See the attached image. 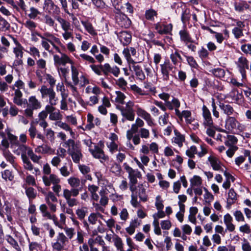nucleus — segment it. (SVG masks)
<instances>
[{
  "instance_id": "obj_1",
  "label": "nucleus",
  "mask_w": 251,
  "mask_h": 251,
  "mask_svg": "<svg viewBox=\"0 0 251 251\" xmlns=\"http://www.w3.org/2000/svg\"><path fill=\"white\" fill-rule=\"evenodd\" d=\"M68 183L73 188L71 190L64 189L63 196L65 199L68 205L70 207H73L77 205L78 202L75 198H71V197H75L77 196L79 191L81 190V187L77 188L80 185V180L76 177H70L68 179Z\"/></svg>"
},
{
  "instance_id": "obj_2",
  "label": "nucleus",
  "mask_w": 251,
  "mask_h": 251,
  "mask_svg": "<svg viewBox=\"0 0 251 251\" xmlns=\"http://www.w3.org/2000/svg\"><path fill=\"white\" fill-rule=\"evenodd\" d=\"M40 92L43 99L48 97L50 104L56 105L58 102V99L56 96V93L52 88H48L45 85L41 86Z\"/></svg>"
},
{
  "instance_id": "obj_3",
  "label": "nucleus",
  "mask_w": 251,
  "mask_h": 251,
  "mask_svg": "<svg viewBox=\"0 0 251 251\" xmlns=\"http://www.w3.org/2000/svg\"><path fill=\"white\" fill-rule=\"evenodd\" d=\"M29 103L27 108L25 110V114L27 117H33V110L41 108V104L35 96H31L28 99Z\"/></svg>"
},
{
  "instance_id": "obj_4",
  "label": "nucleus",
  "mask_w": 251,
  "mask_h": 251,
  "mask_svg": "<svg viewBox=\"0 0 251 251\" xmlns=\"http://www.w3.org/2000/svg\"><path fill=\"white\" fill-rule=\"evenodd\" d=\"M68 242V238L64 233L59 232L57 236L56 242L52 244L53 250L54 251H61L64 249Z\"/></svg>"
},
{
  "instance_id": "obj_5",
  "label": "nucleus",
  "mask_w": 251,
  "mask_h": 251,
  "mask_svg": "<svg viewBox=\"0 0 251 251\" xmlns=\"http://www.w3.org/2000/svg\"><path fill=\"white\" fill-rule=\"evenodd\" d=\"M116 107L121 111L123 117H125L127 120L130 121L134 120L135 113L131 107L126 104L125 107L120 105H117Z\"/></svg>"
},
{
  "instance_id": "obj_6",
  "label": "nucleus",
  "mask_w": 251,
  "mask_h": 251,
  "mask_svg": "<svg viewBox=\"0 0 251 251\" xmlns=\"http://www.w3.org/2000/svg\"><path fill=\"white\" fill-rule=\"evenodd\" d=\"M116 21L120 26L125 28L129 27L131 23L130 20L126 15L121 13L117 14Z\"/></svg>"
},
{
  "instance_id": "obj_7",
  "label": "nucleus",
  "mask_w": 251,
  "mask_h": 251,
  "mask_svg": "<svg viewBox=\"0 0 251 251\" xmlns=\"http://www.w3.org/2000/svg\"><path fill=\"white\" fill-rule=\"evenodd\" d=\"M89 151L94 157L100 159L101 162L102 160L105 161L108 159V156L106 155L103 151L98 146H95L94 149H89Z\"/></svg>"
},
{
  "instance_id": "obj_8",
  "label": "nucleus",
  "mask_w": 251,
  "mask_h": 251,
  "mask_svg": "<svg viewBox=\"0 0 251 251\" xmlns=\"http://www.w3.org/2000/svg\"><path fill=\"white\" fill-rule=\"evenodd\" d=\"M161 72L162 78L164 80L169 79V72L172 71L173 69V65L169 60L165 61L163 64L160 65Z\"/></svg>"
},
{
  "instance_id": "obj_9",
  "label": "nucleus",
  "mask_w": 251,
  "mask_h": 251,
  "mask_svg": "<svg viewBox=\"0 0 251 251\" xmlns=\"http://www.w3.org/2000/svg\"><path fill=\"white\" fill-rule=\"evenodd\" d=\"M237 66L243 78H245L246 77L245 69H249V61L246 58L241 56L238 59Z\"/></svg>"
},
{
  "instance_id": "obj_10",
  "label": "nucleus",
  "mask_w": 251,
  "mask_h": 251,
  "mask_svg": "<svg viewBox=\"0 0 251 251\" xmlns=\"http://www.w3.org/2000/svg\"><path fill=\"white\" fill-rule=\"evenodd\" d=\"M239 125L238 121L233 117L228 116L226 120V128L230 131L239 129Z\"/></svg>"
},
{
  "instance_id": "obj_11",
  "label": "nucleus",
  "mask_w": 251,
  "mask_h": 251,
  "mask_svg": "<svg viewBox=\"0 0 251 251\" xmlns=\"http://www.w3.org/2000/svg\"><path fill=\"white\" fill-rule=\"evenodd\" d=\"M202 115L204 119V125L210 127H212L213 125V122L211 113L205 105H203L202 107Z\"/></svg>"
},
{
  "instance_id": "obj_12",
  "label": "nucleus",
  "mask_w": 251,
  "mask_h": 251,
  "mask_svg": "<svg viewBox=\"0 0 251 251\" xmlns=\"http://www.w3.org/2000/svg\"><path fill=\"white\" fill-rule=\"evenodd\" d=\"M173 25L171 24L168 25H161L157 23L155 25V29L160 34H168L172 30Z\"/></svg>"
},
{
  "instance_id": "obj_13",
  "label": "nucleus",
  "mask_w": 251,
  "mask_h": 251,
  "mask_svg": "<svg viewBox=\"0 0 251 251\" xmlns=\"http://www.w3.org/2000/svg\"><path fill=\"white\" fill-rule=\"evenodd\" d=\"M43 182L46 186H49L51 183L53 184H58L60 180L57 176L54 174H50L49 176H44L42 177Z\"/></svg>"
},
{
  "instance_id": "obj_14",
  "label": "nucleus",
  "mask_w": 251,
  "mask_h": 251,
  "mask_svg": "<svg viewBox=\"0 0 251 251\" xmlns=\"http://www.w3.org/2000/svg\"><path fill=\"white\" fill-rule=\"evenodd\" d=\"M233 219L231 216L227 213L224 217V222L226 225V229L230 232H232L235 229V226L232 224Z\"/></svg>"
},
{
  "instance_id": "obj_15",
  "label": "nucleus",
  "mask_w": 251,
  "mask_h": 251,
  "mask_svg": "<svg viewBox=\"0 0 251 251\" xmlns=\"http://www.w3.org/2000/svg\"><path fill=\"white\" fill-rule=\"evenodd\" d=\"M179 35L180 36V41L184 44L187 43V42H194V40L192 39L189 32L186 29L180 30Z\"/></svg>"
},
{
  "instance_id": "obj_16",
  "label": "nucleus",
  "mask_w": 251,
  "mask_h": 251,
  "mask_svg": "<svg viewBox=\"0 0 251 251\" xmlns=\"http://www.w3.org/2000/svg\"><path fill=\"white\" fill-rule=\"evenodd\" d=\"M81 23L90 34L92 36L97 35V32L90 21L88 20H82L81 21Z\"/></svg>"
},
{
  "instance_id": "obj_17",
  "label": "nucleus",
  "mask_w": 251,
  "mask_h": 251,
  "mask_svg": "<svg viewBox=\"0 0 251 251\" xmlns=\"http://www.w3.org/2000/svg\"><path fill=\"white\" fill-rule=\"evenodd\" d=\"M234 6L235 11L240 13L243 12L250 8L249 4L245 1L236 2L234 4Z\"/></svg>"
},
{
  "instance_id": "obj_18",
  "label": "nucleus",
  "mask_w": 251,
  "mask_h": 251,
  "mask_svg": "<svg viewBox=\"0 0 251 251\" xmlns=\"http://www.w3.org/2000/svg\"><path fill=\"white\" fill-rule=\"evenodd\" d=\"M219 106L224 113L226 114L228 117L231 115L234 112L233 108L228 104H226L223 102H220Z\"/></svg>"
},
{
  "instance_id": "obj_19",
  "label": "nucleus",
  "mask_w": 251,
  "mask_h": 251,
  "mask_svg": "<svg viewBox=\"0 0 251 251\" xmlns=\"http://www.w3.org/2000/svg\"><path fill=\"white\" fill-rule=\"evenodd\" d=\"M31 149L26 145L19 143V145L16 146V148L14 149L13 152L17 155H19L21 153V154L26 153L28 154V151Z\"/></svg>"
},
{
  "instance_id": "obj_20",
  "label": "nucleus",
  "mask_w": 251,
  "mask_h": 251,
  "mask_svg": "<svg viewBox=\"0 0 251 251\" xmlns=\"http://www.w3.org/2000/svg\"><path fill=\"white\" fill-rule=\"evenodd\" d=\"M208 161L210 162L211 166H212L213 170L216 171H224L223 169H222L221 166L220 165V161L216 157L210 156L208 158Z\"/></svg>"
},
{
  "instance_id": "obj_21",
  "label": "nucleus",
  "mask_w": 251,
  "mask_h": 251,
  "mask_svg": "<svg viewBox=\"0 0 251 251\" xmlns=\"http://www.w3.org/2000/svg\"><path fill=\"white\" fill-rule=\"evenodd\" d=\"M132 67L135 72V75L138 78L141 80H143L145 79V75L142 71L141 67L136 64H132Z\"/></svg>"
},
{
  "instance_id": "obj_22",
  "label": "nucleus",
  "mask_w": 251,
  "mask_h": 251,
  "mask_svg": "<svg viewBox=\"0 0 251 251\" xmlns=\"http://www.w3.org/2000/svg\"><path fill=\"white\" fill-rule=\"evenodd\" d=\"M131 35L126 31L121 32L120 35V40L124 45H127L131 42Z\"/></svg>"
},
{
  "instance_id": "obj_23",
  "label": "nucleus",
  "mask_w": 251,
  "mask_h": 251,
  "mask_svg": "<svg viewBox=\"0 0 251 251\" xmlns=\"http://www.w3.org/2000/svg\"><path fill=\"white\" fill-rule=\"evenodd\" d=\"M138 189L137 191V195L141 201H147V195L146 194V189L142 184L138 185Z\"/></svg>"
},
{
  "instance_id": "obj_24",
  "label": "nucleus",
  "mask_w": 251,
  "mask_h": 251,
  "mask_svg": "<svg viewBox=\"0 0 251 251\" xmlns=\"http://www.w3.org/2000/svg\"><path fill=\"white\" fill-rule=\"evenodd\" d=\"M141 175L138 170H135L128 174V178L129 179V183L137 184V177H140Z\"/></svg>"
},
{
  "instance_id": "obj_25",
  "label": "nucleus",
  "mask_w": 251,
  "mask_h": 251,
  "mask_svg": "<svg viewBox=\"0 0 251 251\" xmlns=\"http://www.w3.org/2000/svg\"><path fill=\"white\" fill-rule=\"evenodd\" d=\"M171 61L174 65H176L178 62H182L183 59L179 53V51L176 50L174 52H173L170 55Z\"/></svg>"
},
{
  "instance_id": "obj_26",
  "label": "nucleus",
  "mask_w": 251,
  "mask_h": 251,
  "mask_svg": "<svg viewBox=\"0 0 251 251\" xmlns=\"http://www.w3.org/2000/svg\"><path fill=\"white\" fill-rule=\"evenodd\" d=\"M25 26L28 28L32 32V36L36 35L35 32H34L35 29L37 27V24L34 22L31 21L30 19L27 20L24 24Z\"/></svg>"
},
{
  "instance_id": "obj_27",
  "label": "nucleus",
  "mask_w": 251,
  "mask_h": 251,
  "mask_svg": "<svg viewBox=\"0 0 251 251\" xmlns=\"http://www.w3.org/2000/svg\"><path fill=\"white\" fill-rule=\"evenodd\" d=\"M7 137L10 142L11 148L13 149H16V146L20 143L18 137L9 132L7 133Z\"/></svg>"
},
{
  "instance_id": "obj_28",
  "label": "nucleus",
  "mask_w": 251,
  "mask_h": 251,
  "mask_svg": "<svg viewBox=\"0 0 251 251\" xmlns=\"http://www.w3.org/2000/svg\"><path fill=\"white\" fill-rule=\"evenodd\" d=\"M69 154L72 156L73 161L75 163H78L82 156L80 150L71 151L69 152Z\"/></svg>"
},
{
  "instance_id": "obj_29",
  "label": "nucleus",
  "mask_w": 251,
  "mask_h": 251,
  "mask_svg": "<svg viewBox=\"0 0 251 251\" xmlns=\"http://www.w3.org/2000/svg\"><path fill=\"white\" fill-rule=\"evenodd\" d=\"M2 154L4 156L6 160L9 162L13 166H15V157L10 152L9 150H4L2 152Z\"/></svg>"
},
{
  "instance_id": "obj_30",
  "label": "nucleus",
  "mask_w": 251,
  "mask_h": 251,
  "mask_svg": "<svg viewBox=\"0 0 251 251\" xmlns=\"http://www.w3.org/2000/svg\"><path fill=\"white\" fill-rule=\"evenodd\" d=\"M6 240L17 251H22L18 242L10 235H6Z\"/></svg>"
},
{
  "instance_id": "obj_31",
  "label": "nucleus",
  "mask_w": 251,
  "mask_h": 251,
  "mask_svg": "<svg viewBox=\"0 0 251 251\" xmlns=\"http://www.w3.org/2000/svg\"><path fill=\"white\" fill-rule=\"evenodd\" d=\"M209 72L212 73L214 76L220 78L224 77L226 74L225 71L222 68L213 69L210 70Z\"/></svg>"
},
{
  "instance_id": "obj_32",
  "label": "nucleus",
  "mask_w": 251,
  "mask_h": 251,
  "mask_svg": "<svg viewBox=\"0 0 251 251\" xmlns=\"http://www.w3.org/2000/svg\"><path fill=\"white\" fill-rule=\"evenodd\" d=\"M123 54L124 55L125 57L126 58V60L129 64V66L132 64H136L137 62L134 61L133 59L131 57V54L128 49V48H126L124 49L123 51Z\"/></svg>"
},
{
  "instance_id": "obj_33",
  "label": "nucleus",
  "mask_w": 251,
  "mask_h": 251,
  "mask_svg": "<svg viewBox=\"0 0 251 251\" xmlns=\"http://www.w3.org/2000/svg\"><path fill=\"white\" fill-rule=\"evenodd\" d=\"M176 137L174 138V142L177 144L179 147L182 146L183 142L184 141L185 138L183 135L180 133L175 131Z\"/></svg>"
},
{
  "instance_id": "obj_34",
  "label": "nucleus",
  "mask_w": 251,
  "mask_h": 251,
  "mask_svg": "<svg viewBox=\"0 0 251 251\" xmlns=\"http://www.w3.org/2000/svg\"><path fill=\"white\" fill-rule=\"evenodd\" d=\"M17 47L14 48L13 52L15 54L16 58L20 57L22 58L23 56V47L18 42L16 43Z\"/></svg>"
},
{
  "instance_id": "obj_35",
  "label": "nucleus",
  "mask_w": 251,
  "mask_h": 251,
  "mask_svg": "<svg viewBox=\"0 0 251 251\" xmlns=\"http://www.w3.org/2000/svg\"><path fill=\"white\" fill-rule=\"evenodd\" d=\"M72 71V77L75 85H76L79 82V79L78 77V72L77 69L74 66H71Z\"/></svg>"
},
{
  "instance_id": "obj_36",
  "label": "nucleus",
  "mask_w": 251,
  "mask_h": 251,
  "mask_svg": "<svg viewBox=\"0 0 251 251\" xmlns=\"http://www.w3.org/2000/svg\"><path fill=\"white\" fill-rule=\"evenodd\" d=\"M191 186L194 188L196 186H200L202 183V180L201 177L198 176H194L190 180Z\"/></svg>"
},
{
  "instance_id": "obj_37",
  "label": "nucleus",
  "mask_w": 251,
  "mask_h": 251,
  "mask_svg": "<svg viewBox=\"0 0 251 251\" xmlns=\"http://www.w3.org/2000/svg\"><path fill=\"white\" fill-rule=\"evenodd\" d=\"M228 196L227 204L231 205L236 200V194L233 189L229 190Z\"/></svg>"
},
{
  "instance_id": "obj_38",
  "label": "nucleus",
  "mask_w": 251,
  "mask_h": 251,
  "mask_svg": "<svg viewBox=\"0 0 251 251\" xmlns=\"http://www.w3.org/2000/svg\"><path fill=\"white\" fill-rule=\"evenodd\" d=\"M29 13L28 16L30 19H35L38 15H40L41 13L36 8L31 7L29 10Z\"/></svg>"
},
{
  "instance_id": "obj_39",
  "label": "nucleus",
  "mask_w": 251,
  "mask_h": 251,
  "mask_svg": "<svg viewBox=\"0 0 251 251\" xmlns=\"http://www.w3.org/2000/svg\"><path fill=\"white\" fill-rule=\"evenodd\" d=\"M237 138L234 135H227V140L225 141V144L228 147H231L232 145L237 142Z\"/></svg>"
},
{
  "instance_id": "obj_40",
  "label": "nucleus",
  "mask_w": 251,
  "mask_h": 251,
  "mask_svg": "<svg viewBox=\"0 0 251 251\" xmlns=\"http://www.w3.org/2000/svg\"><path fill=\"white\" fill-rule=\"evenodd\" d=\"M54 5L55 4L51 0H45L43 5L44 10L49 13Z\"/></svg>"
},
{
  "instance_id": "obj_41",
  "label": "nucleus",
  "mask_w": 251,
  "mask_h": 251,
  "mask_svg": "<svg viewBox=\"0 0 251 251\" xmlns=\"http://www.w3.org/2000/svg\"><path fill=\"white\" fill-rule=\"evenodd\" d=\"M36 35L39 36L42 39L41 45L42 47L47 51L50 52V45L49 44V42L45 40V37L42 35L41 34L38 32H35Z\"/></svg>"
},
{
  "instance_id": "obj_42",
  "label": "nucleus",
  "mask_w": 251,
  "mask_h": 251,
  "mask_svg": "<svg viewBox=\"0 0 251 251\" xmlns=\"http://www.w3.org/2000/svg\"><path fill=\"white\" fill-rule=\"evenodd\" d=\"M66 144L69 148V152L73 151H75V150H79L78 146L75 144V142L74 140L72 139L68 140L66 142Z\"/></svg>"
},
{
  "instance_id": "obj_43",
  "label": "nucleus",
  "mask_w": 251,
  "mask_h": 251,
  "mask_svg": "<svg viewBox=\"0 0 251 251\" xmlns=\"http://www.w3.org/2000/svg\"><path fill=\"white\" fill-rule=\"evenodd\" d=\"M42 193L46 195L45 199L47 203H48V202H56L57 201V199L52 192H49L48 193H45L42 191Z\"/></svg>"
},
{
  "instance_id": "obj_44",
  "label": "nucleus",
  "mask_w": 251,
  "mask_h": 251,
  "mask_svg": "<svg viewBox=\"0 0 251 251\" xmlns=\"http://www.w3.org/2000/svg\"><path fill=\"white\" fill-rule=\"evenodd\" d=\"M10 27V24L7 21L0 16V30L2 31L8 30Z\"/></svg>"
},
{
  "instance_id": "obj_45",
  "label": "nucleus",
  "mask_w": 251,
  "mask_h": 251,
  "mask_svg": "<svg viewBox=\"0 0 251 251\" xmlns=\"http://www.w3.org/2000/svg\"><path fill=\"white\" fill-rule=\"evenodd\" d=\"M136 112L137 115L142 117L145 121L151 116L149 113L140 107L137 108Z\"/></svg>"
},
{
  "instance_id": "obj_46",
  "label": "nucleus",
  "mask_w": 251,
  "mask_h": 251,
  "mask_svg": "<svg viewBox=\"0 0 251 251\" xmlns=\"http://www.w3.org/2000/svg\"><path fill=\"white\" fill-rule=\"evenodd\" d=\"M157 16L156 12L152 9H149L146 11L145 17L148 20L153 21L154 20V17Z\"/></svg>"
},
{
  "instance_id": "obj_47",
  "label": "nucleus",
  "mask_w": 251,
  "mask_h": 251,
  "mask_svg": "<svg viewBox=\"0 0 251 251\" xmlns=\"http://www.w3.org/2000/svg\"><path fill=\"white\" fill-rule=\"evenodd\" d=\"M25 193L30 201L36 198V193L32 187L27 188L25 190Z\"/></svg>"
},
{
  "instance_id": "obj_48",
  "label": "nucleus",
  "mask_w": 251,
  "mask_h": 251,
  "mask_svg": "<svg viewBox=\"0 0 251 251\" xmlns=\"http://www.w3.org/2000/svg\"><path fill=\"white\" fill-rule=\"evenodd\" d=\"M115 93L117 95V97L115 99V101L121 104H124L126 96L121 91H116Z\"/></svg>"
},
{
  "instance_id": "obj_49",
  "label": "nucleus",
  "mask_w": 251,
  "mask_h": 251,
  "mask_svg": "<svg viewBox=\"0 0 251 251\" xmlns=\"http://www.w3.org/2000/svg\"><path fill=\"white\" fill-rule=\"evenodd\" d=\"M2 177L5 180H8L11 181L14 178V176L12 175V172L9 170H6L2 173Z\"/></svg>"
},
{
  "instance_id": "obj_50",
  "label": "nucleus",
  "mask_w": 251,
  "mask_h": 251,
  "mask_svg": "<svg viewBox=\"0 0 251 251\" xmlns=\"http://www.w3.org/2000/svg\"><path fill=\"white\" fill-rule=\"evenodd\" d=\"M101 217L102 215L99 213H91L88 218V221L92 224L94 225L96 223L98 218Z\"/></svg>"
},
{
  "instance_id": "obj_51",
  "label": "nucleus",
  "mask_w": 251,
  "mask_h": 251,
  "mask_svg": "<svg viewBox=\"0 0 251 251\" xmlns=\"http://www.w3.org/2000/svg\"><path fill=\"white\" fill-rule=\"evenodd\" d=\"M197 153V149L196 146H192L186 151V155L190 158H194L195 154Z\"/></svg>"
},
{
  "instance_id": "obj_52",
  "label": "nucleus",
  "mask_w": 251,
  "mask_h": 251,
  "mask_svg": "<svg viewBox=\"0 0 251 251\" xmlns=\"http://www.w3.org/2000/svg\"><path fill=\"white\" fill-rule=\"evenodd\" d=\"M49 119L52 121L59 120L62 119V115L60 113L59 111L57 110V111H54L50 113L49 116Z\"/></svg>"
},
{
  "instance_id": "obj_53",
  "label": "nucleus",
  "mask_w": 251,
  "mask_h": 251,
  "mask_svg": "<svg viewBox=\"0 0 251 251\" xmlns=\"http://www.w3.org/2000/svg\"><path fill=\"white\" fill-rule=\"evenodd\" d=\"M189 11L186 9L182 12L181 14V21L184 24H185L189 21L190 18Z\"/></svg>"
},
{
  "instance_id": "obj_54",
  "label": "nucleus",
  "mask_w": 251,
  "mask_h": 251,
  "mask_svg": "<svg viewBox=\"0 0 251 251\" xmlns=\"http://www.w3.org/2000/svg\"><path fill=\"white\" fill-rule=\"evenodd\" d=\"M102 73L105 75H107L110 73L111 67L108 63H105L104 65H100Z\"/></svg>"
},
{
  "instance_id": "obj_55",
  "label": "nucleus",
  "mask_w": 251,
  "mask_h": 251,
  "mask_svg": "<svg viewBox=\"0 0 251 251\" xmlns=\"http://www.w3.org/2000/svg\"><path fill=\"white\" fill-rule=\"evenodd\" d=\"M30 158V159L35 163H38L39 160L41 158L40 156H37L34 153L32 149L29 150L28 151L27 154Z\"/></svg>"
},
{
  "instance_id": "obj_56",
  "label": "nucleus",
  "mask_w": 251,
  "mask_h": 251,
  "mask_svg": "<svg viewBox=\"0 0 251 251\" xmlns=\"http://www.w3.org/2000/svg\"><path fill=\"white\" fill-rule=\"evenodd\" d=\"M233 215L235 218L237 222H244L245 221V218L244 217V215L242 212L240 210H236L235 211Z\"/></svg>"
},
{
  "instance_id": "obj_57",
  "label": "nucleus",
  "mask_w": 251,
  "mask_h": 251,
  "mask_svg": "<svg viewBox=\"0 0 251 251\" xmlns=\"http://www.w3.org/2000/svg\"><path fill=\"white\" fill-rule=\"evenodd\" d=\"M189 65L192 68H197L198 65L193 56H185Z\"/></svg>"
},
{
  "instance_id": "obj_58",
  "label": "nucleus",
  "mask_w": 251,
  "mask_h": 251,
  "mask_svg": "<svg viewBox=\"0 0 251 251\" xmlns=\"http://www.w3.org/2000/svg\"><path fill=\"white\" fill-rule=\"evenodd\" d=\"M140 136L142 138L148 139L150 136V131L145 128H141L139 130Z\"/></svg>"
},
{
  "instance_id": "obj_59",
  "label": "nucleus",
  "mask_w": 251,
  "mask_h": 251,
  "mask_svg": "<svg viewBox=\"0 0 251 251\" xmlns=\"http://www.w3.org/2000/svg\"><path fill=\"white\" fill-rule=\"evenodd\" d=\"M114 245L118 250H121V249H123V244L121 238L118 236L116 237L114 239Z\"/></svg>"
},
{
  "instance_id": "obj_60",
  "label": "nucleus",
  "mask_w": 251,
  "mask_h": 251,
  "mask_svg": "<svg viewBox=\"0 0 251 251\" xmlns=\"http://www.w3.org/2000/svg\"><path fill=\"white\" fill-rule=\"evenodd\" d=\"M64 229L67 236L70 239H71L75 233V229L73 228H69L66 227L64 228Z\"/></svg>"
},
{
  "instance_id": "obj_61",
  "label": "nucleus",
  "mask_w": 251,
  "mask_h": 251,
  "mask_svg": "<svg viewBox=\"0 0 251 251\" xmlns=\"http://www.w3.org/2000/svg\"><path fill=\"white\" fill-rule=\"evenodd\" d=\"M241 50L246 54H251V44H245L241 47Z\"/></svg>"
},
{
  "instance_id": "obj_62",
  "label": "nucleus",
  "mask_w": 251,
  "mask_h": 251,
  "mask_svg": "<svg viewBox=\"0 0 251 251\" xmlns=\"http://www.w3.org/2000/svg\"><path fill=\"white\" fill-rule=\"evenodd\" d=\"M232 32L234 34L235 37L237 39L243 36V29L241 28L234 27L232 29Z\"/></svg>"
},
{
  "instance_id": "obj_63",
  "label": "nucleus",
  "mask_w": 251,
  "mask_h": 251,
  "mask_svg": "<svg viewBox=\"0 0 251 251\" xmlns=\"http://www.w3.org/2000/svg\"><path fill=\"white\" fill-rule=\"evenodd\" d=\"M45 23L50 26L53 27L55 25L54 20L49 15L45 16Z\"/></svg>"
},
{
  "instance_id": "obj_64",
  "label": "nucleus",
  "mask_w": 251,
  "mask_h": 251,
  "mask_svg": "<svg viewBox=\"0 0 251 251\" xmlns=\"http://www.w3.org/2000/svg\"><path fill=\"white\" fill-rule=\"evenodd\" d=\"M111 171L113 173L119 174L121 171V167L119 164L115 163L111 167Z\"/></svg>"
}]
</instances>
